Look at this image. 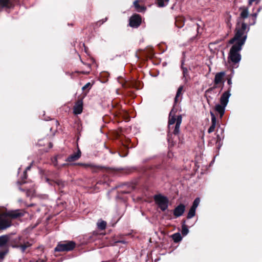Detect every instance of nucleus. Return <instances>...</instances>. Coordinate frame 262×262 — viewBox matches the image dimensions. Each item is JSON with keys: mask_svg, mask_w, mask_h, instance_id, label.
I'll return each instance as SVG.
<instances>
[{"mask_svg": "<svg viewBox=\"0 0 262 262\" xmlns=\"http://www.w3.org/2000/svg\"><path fill=\"white\" fill-rule=\"evenodd\" d=\"M81 156V151L79 149L78 151L70 156L67 159V161L73 162L77 160Z\"/></svg>", "mask_w": 262, "mask_h": 262, "instance_id": "f8f14e48", "label": "nucleus"}, {"mask_svg": "<svg viewBox=\"0 0 262 262\" xmlns=\"http://www.w3.org/2000/svg\"><path fill=\"white\" fill-rule=\"evenodd\" d=\"M12 5V0H0V6L2 7L10 8Z\"/></svg>", "mask_w": 262, "mask_h": 262, "instance_id": "2eb2a0df", "label": "nucleus"}, {"mask_svg": "<svg viewBox=\"0 0 262 262\" xmlns=\"http://www.w3.org/2000/svg\"><path fill=\"white\" fill-rule=\"evenodd\" d=\"M46 181H47V182H48V183H49V184H50V185H52V184L51 183V181H50V179H49V178H46Z\"/></svg>", "mask_w": 262, "mask_h": 262, "instance_id": "e433bc0d", "label": "nucleus"}, {"mask_svg": "<svg viewBox=\"0 0 262 262\" xmlns=\"http://www.w3.org/2000/svg\"><path fill=\"white\" fill-rule=\"evenodd\" d=\"M184 61L182 62L181 68L183 71V78L185 81H187V78L189 77L188 70L187 68L183 67Z\"/></svg>", "mask_w": 262, "mask_h": 262, "instance_id": "a211bd4d", "label": "nucleus"}, {"mask_svg": "<svg viewBox=\"0 0 262 262\" xmlns=\"http://www.w3.org/2000/svg\"><path fill=\"white\" fill-rule=\"evenodd\" d=\"M175 122H177V119L174 117V113L173 109H172L169 115V120H168V124L169 125L173 124Z\"/></svg>", "mask_w": 262, "mask_h": 262, "instance_id": "dca6fc26", "label": "nucleus"}, {"mask_svg": "<svg viewBox=\"0 0 262 262\" xmlns=\"http://www.w3.org/2000/svg\"><path fill=\"white\" fill-rule=\"evenodd\" d=\"M240 9L242 10L240 16L242 18H246L249 15V11H248V8H241Z\"/></svg>", "mask_w": 262, "mask_h": 262, "instance_id": "412c9836", "label": "nucleus"}, {"mask_svg": "<svg viewBox=\"0 0 262 262\" xmlns=\"http://www.w3.org/2000/svg\"><path fill=\"white\" fill-rule=\"evenodd\" d=\"M75 243L73 241H68L63 243H59L55 248V251H70L75 247Z\"/></svg>", "mask_w": 262, "mask_h": 262, "instance_id": "39448f33", "label": "nucleus"}, {"mask_svg": "<svg viewBox=\"0 0 262 262\" xmlns=\"http://www.w3.org/2000/svg\"><path fill=\"white\" fill-rule=\"evenodd\" d=\"M22 211L16 210L9 211L6 213L0 214V230H5L11 226L10 217L16 218L24 216Z\"/></svg>", "mask_w": 262, "mask_h": 262, "instance_id": "f03ea898", "label": "nucleus"}, {"mask_svg": "<svg viewBox=\"0 0 262 262\" xmlns=\"http://www.w3.org/2000/svg\"><path fill=\"white\" fill-rule=\"evenodd\" d=\"M92 85L90 83V82H88L86 84H85L82 88V90H85V89H86L87 88H89L90 86H91Z\"/></svg>", "mask_w": 262, "mask_h": 262, "instance_id": "2f4dec72", "label": "nucleus"}, {"mask_svg": "<svg viewBox=\"0 0 262 262\" xmlns=\"http://www.w3.org/2000/svg\"><path fill=\"white\" fill-rule=\"evenodd\" d=\"M182 123V116L181 115L178 116L177 118V122L173 130V134L178 135L180 133V125Z\"/></svg>", "mask_w": 262, "mask_h": 262, "instance_id": "9b49d317", "label": "nucleus"}, {"mask_svg": "<svg viewBox=\"0 0 262 262\" xmlns=\"http://www.w3.org/2000/svg\"><path fill=\"white\" fill-rule=\"evenodd\" d=\"M9 240V237L7 235L0 236V248L5 247Z\"/></svg>", "mask_w": 262, "mask_h": 262, "instance_id": "ddd939ff", "label": "nucleus"}, {"mask_svg": "<svg viewBox=\"0 0 262 262\" xmlns=\"http://www.w3.org/2000/svg\"><path fill=\"white\" fill-rule=\"evenodd\" d=\"M225 75H226V73L224 71L217 73L215 74V77H214V85L211 88H209L206 91V92H207V93L211 92L215 89L217 88L218 85L220 83H223V84L224 83V77L225 76Z\"/></svg>", "mask_w": 262, "mask_h": 262, "instance_id": "423d86ee", "label": "nucleus"}, {"mask_svg": "<svg viewBox=\"0 0 262 262\" xmlns=\"http://www.w3.org/2000/svg\"><path fill=\"white\" fill-rule=\"evenodd\" d=\"M31 246V244L28 242H27L26 243H24V244L21 245L20 244V245H15L13 246L14 248H20L21 250V251L24 253L25 252V250L27 248L30 247Z\"/></svg>", "mask_w": 262, "mask_h": 262, "instance_id": "4468645a", "label": "nucleus"}, {"mask_svg": "<svg viewBox=\"0 0 262 262\" xmlns=\"http://www.w3.org/2000/svg\"><path fill=\"white\" fill-rule=\"evenodd\" d=\"M249 30L247 25L245 23H243L241 27H236L235 36L229 41L231 44L235 43L231 48L228 56L229 60L234 63H238L241 60L239 52L246 41Z\"/></svg>", "mask_w": 262, "mask_h": 262, "instance_id": "f257e3e1", "label": "nucleus"}, {"mask_svg": "<svg viewBox=\"0 0 262 262\" xmlns=\"http://www.w3.org/2000/svg\"><path fill=\"white\" fill-rule=\"evenodd\" d=\"M169 0H156V3L159 7H164L168 4Z\"/></svg>", "mask_w": 262, "mask_h": 262, "instance_id": "6ab92c4d", "label": "nucleus"}, {"mask_svg": "<svg viewBox=\"0 0 262 262\" xmlns=\"http://www.w3.org/2000/svg\"><path fill=\"white\" fill-rule=\"evenodd\" d=\"M66 165V164H65V163H64V164H63L62 165V166H64V165Z\"/></svg>", "mask_w": 262, "mask_h": 262, "instance_id": "c03bdc74", "label": "nucleus"}, {"mask_svg": "<svg viewBox=\"0 0 262 262\" xmlns=\"http://www.w3.org/2000/svg\"><path fill=\"white\" fill-rule=\"evenodd\" d=\"M106 19H105V20L103 21L102 23H104V21H106Z\"/></svg>", "mask_w": 262, "mask_h": 262, "instance_id": "37998d69", "label": "nucleus"}, {"mask_svg": "<svg viewBox=\"0 0 262 262\" xmlns=\"http://www.w3.org/2000/svg\"><path fill=\"white\" fill-rule=\"evenodd\" d=\"M227 83L230 85V87L229 88V89L230 88V90H231V84H232L231 78L228 79Z\"/></svg>", "mask_w": 262, "mask_h": 262, "instance_id": "72a5a7b5", "label": "nucleus"}, {"mask_svg": "<svg viewBox=\"0 0 262 262\" xmlns=\"http://www.w3.org/2000/svg\"><path fill=\"white\" fill-rule=\"evenodd\" d=\"M83 110V101L82 100H78L75 103L73 108V113L75 115L80 114Z\"/></svg>", "mask_w": 262, "mask_h": 262, "instance_id": "6e6552de", "label": "nucleus"}, {"mask_svg": "<svg viewBox=\"0 0 262 262\" xmlns=\"http://www.w3.org/2000/svg\"><path fill=\"white\" fill-rule=\"evenodd\" d=\"M141 23V17L138 14L133 15L129 19V26L133 28H138Z\"/></svg>", "mask_w": 262, "mask_h": 262, "instance_id": "0eeeda50", "label": "nucleus"}, {"mask_svg": "<svg viewBox=\"0 0 262 262\" xmlns=\"http://www.w3.org/2000/svg\"><path fill=\"white\" fill-rule=\"evenodd\" d=\"M172 238L174 242L178 243L181 241L182 239L181 235L179 233H174L172 235Z\"/></svg>", "mask_w": 262, "mask_h": 262, "instance_id": "b1692460", "label": "nucleus"}, {"mask_svg": "<svg viewBox=\"0 0 262 262\" xmlns=\"http://www.w3.org/2000/svg\"><path fill=\"white\" fill-rule=\"evenodd\" d=\"M195 211L196 209L191 207L187 214V219H190L194 216L195 215Z\"/></svg>", "mask_w": 262, "mask_h": 262, "instance_id": "5701e85b", "label": "nucleus"}, {"mask_svg": "<svg viewBox=\"0 0 262 262\" xmlns=\"http://www.w3.org/2000/svg\"><path fill=\"white\" fill-rule=\"evenodd\" d=\"M154 199L162 211H164L168 208L169 201L167 197L161 194H156L154 195Z\"/></svg>", "mask_w": 262, "mask_h": 262, "instance_id": "20e7f679", "label": "nucleus"}, {"mask_svg": "<svg viewBox=\"0 0 262 262\" xmlns=\"http://www.w3.org/2000/svg\"><path fill=\"white\" fill-rule=\"evenodd\" d=\"M257 15H258V13L257 12L254 13L251 15V16L253 18V22L250 24L251 25H254L255 23Z\"/></svg>", "mask_w": 262, "mask_h": 262, "instance_id": "c756f323", "label": "nucleus"}, {"mask_svg": "<svg viewBox=\"0 0 262 262\" xmlns=\"http://www.w3.org/2000/svg\"><path fill=\"white\" fill-rule=\"evenodd\" d=\"M122 193H129V191H123L121 192Z\"/></svg>", "mask_w": 262, "mask_h": 262, "instance_id": "4c0bfd02", "label": "nucleus"}, {"mask_svg": "<svg viewBox=\"0 0 262 262\" xmlns=\"http://www.w3.org/2000/svg\"><path fill=\"white\" fill-rule=\"evenodd\" d=\"M196 25L198 26L197 30H198V32L199 31V28L200 27V25H199V24H197Z\"/></svg>", "mask_w": 262, "mask_h": 262, "instance_id": "58836bf2", "label": "nucleus"}, {"mask_svg": "<svg viewBox=\"0 0 262 262\" xmlns=\"http://www.w3.org/2000/svg\"><path fill=\"white\" fill-rule=\"evenodd\" d=\"M210 115L211 117V125L210 126L208 130V133H211L214 131L215 126L216 125V118L213 113L210 112Z\"/></svg>", "mask_w": 262, "mask_h": 262, "instance_id": "9d476101", "label": "nucleus"}, {"mask_svg": "<svg viewBox=\"0 0 262 262\" xmlns=\"http://www.w3.org/2000/svg\"><path fill=\"white\" fill-rule=\"evenodd\" d=\"M185 210V205L181 204L174 208L173 210V214L176 217H179L183 215Z\"/></svg>", "mask_w": 262, "mask_h": 262, "instance_id": "1a4fd4ad", "label": "nucleus"}, {"mask_svg": "<svg viewBox=\"0 0 262 262\" xmlns=\"http://www.w3.org/2000/svg\"><path fill=\"white\" fill-rule=\"evenodd\" d=\"M21 237L18 236L15 238H14L11 241V247L13 248V246L15 245H20L21 244L20 240H21Z\"/></svg>", "mask_w": 262, "mask_h": 262, "instance_id": "a878e982", "label": "nucleus"}, {"mask_svg": "<svg viewBox=\"0 0 262 262\" xmlns=\"http://www.w3.org/2000/svg\"><path fill=\"white\" fill-rule=\"evenodd\" d=\"M20 168H19V169H18V173L20 172Z\"/></svg>", "mask_w": 262, "mask_h": 262, "instance_id": "79ce46f5", "label": "nucleus"}, {"mask_svg": "<svg viewBox=\"0 0 262 262\" xmlns=\"http://www.w3.org/2000/svg\"><path fill=\"white\" fill-rule=\"evenodd\" d=\"M189 232V230L185 225V221L184 222L182 226V234L185 236Z\"/></svg>", "mask_w": 262, "mask_h": 262, "instance_id": "393cba45", "label": "nucleus"}, {"mask_svg": "<svg viewBox=\"0 0 262 262\" xmlns=\"http://www.w3.org/2000/svg\"><path fill=\"white\" fill-rule=\"evenodd\" d=\"M230 96V88L228 91L223 93L221 96L220 99V104H217L215 106V111L219 114L220 118H222L225 114V108L228 103Z\"/></svg>", "mask_w": 262, "mask_h": 262, "instance_id": "7ed1b4c3", "label": "nucleus"}, {"mask_svg": "<svg viewBox=\"0 0 262 262\" xmlns=\"http://www.w3.org/2000/svg\"><path fill=\"white\" fill-rule=\"evenodd\" d=\"M30 168H31V166H29L26 168L25 171L24 172L23 177L22 178L23 180H24L27 178V174H26L27 171L30 170Z\"/></svg>", "mask_w": 262, "mask_h": 262, "instance_id": "c85d7f7f", "label": "nucleus"}, {"mask_svg": "<svg viewBox=\"0 0 262 262\" xmlns=\"http://www.w3.org/2000/svg\"><path fill=\"white\" fill-rule=\"evenodd\" d=\"M53 164L54 165V166H56L57 165V158H54V160L52 161Z\"/></svg>", "mask_w": 262, "mask_h": 262, "instance_id": "f704fd0d", "label": "nucleus"}, {"mask_svg": "<svg viewBox=\"0 0 262 262\" xmlns=\"http://www.w3.org/2000/svg\"><path fill=\"white\" fill-rule=\"evenodd\" d=\"M260 0H249L248 4L249 5H251L252 3L254 2H256V4H258Z\"/></svg>", "mask_w": 262, "mask_h": 262, "instance_id": "473e14b6", "label": "nucleus"}, {"mask_svg": "<svg viewBox=\"0 0 262 262\" xmlns=\"http://www.w3.org/2000/svg\"><path fill=\"white\" fill-rule=\"evenodd\" d=\"M134 6L136 8V10L139 12H143L146 9V8L144 7L141 6L139 5L138 1H135L134 2Z\"/></svg>", "mask_w": 262, "mask_h": 262, "instance_id": "aec40b11", "label": "nucleus"}, {"mask_svg": "<svg viewBox=\"0 0 262 262\" xmlns=\"http://www.w3.org/2000/svg\"><path fill=\"white\" fill-rule=\"evenodd\" d=\"M49 146H50V148H52V147L53 145H52V144L51 143H49Z\"/></svg>", "mask_w": 262, "mask_h": 262, "instance_id": "ea45409f", "label": "nucleus"}, {"mask_svg": "<svg viewBox=\"0 0 262 262\" xmlns=\"http://www.w3.org/2000/svg\"><path fill=\"white\" fill-rule=\"evenodd\" d=\"M55 183L58 186H64V182L60 180H57V181H55Z\"/></svg>", "mask_w": 262, "mask_h": 262, "instance_id": "7c9ffc66", "label": "nucleus"}, {"mask_svg": "<svg viewBox=\"0 0 262 262\" xmlns=\"http://www.w3.org/2000/svg\"><path fill=\"white\" fill-rule=\"evenodd\" d=\"M78 164L79 165H81V166H85V167H88V166H91L90 164H83V163H78Z\"/></svg>", "mask_w": 262, "mask_h": 262, "instance_id": "c9c22d12", "label": "nucleus"}, {"mask_svg": "<svg viewBox=\"0 0 262 262\" xmlns=\"http://www.w3.org/2000/svg\"><path fill=\"white\" fill-rule=\"evenodd\" d=\"M8 248H6L4 251H0V262L4 259L5 256L8 253Z\"/></svg>", "mask_w": 262, "mask_h": 262, "instance_id": "bb28decb", "label": "nucleus"}, {"mask_svg": "<svg viewBox=\"0 0 262 262\" xmlns=\"http://www.w3.org/2000/svg\"><path fill=\"white\" fill-rule=\"evenodd\" d=\"M106 222L102 220H99L97 223V226L98 229L100 230H104L106 227Z\"/></svg>", "mask_w": 262, "mask_h": 262, "instance_id": "f3484780", "label": "nucleus"}, {"mask_svg": "<svg viewBox=\"0 0 262 262\" xmlns=\"http://www.w3.org/2000/svg\"><path fill=\"white\" fill-rule=\"evenodd\" d=\"M260 11V8H258L257 11V13H258V12Z\"/></svg>", "mask_w": 262, "mask_h": 262, "instance_id": "a19ab883", "label": "nucleus"}, {"mask_svg": "<svg viewBox=\"0 0 262 262\" xmlns=\"http://www.w3.org/2000/svg\"><path fill=\"white\" fill-rule=\"evenodd\" d=\"M183 86H180L178 90H177V94H176V97H175V98H174V102L175 103H177L178 101V98L179 97L182 95V92L183 91Z\"/></svg>", "mask_w": 262, "mask_h": 262, "instance_id": "4be33fe9", "label": "nucleus"}, {"mask_svg": "<svg viewBox=\"0 0 262 262\" xmlns=\"http://www.w3.org/2000/svg\"><path fill=\"white\" fill-rule=\"evenodd\" d=\"M200 202V200L199 198H196L193 201L192 206L191 207H193L195 209H196L198 206L199 205V203Z\"/></svg>", "mask_w": 262, "mask_h": 262, "instance_id": "cd10ccee", "label": "nucleus"}]
</instances>
